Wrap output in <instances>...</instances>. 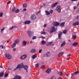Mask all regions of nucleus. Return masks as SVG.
Wrapping results in <instances>:
<instances>
[{"label": "nucleus", "instance_id": "obj_31", "mask_svg": "<svg viewBox=\"0 0 79 79\" xmlns=\"http://www.w3.org/2000/svg\"><path fill=\"white\" fill-rule=\"evenodd\" d=\"M72 38L73 39V40H75L76 39V35H73L72 36Z\"/></svg>", "mask_w": 79, "mask_h": 79}, {"label": "nucleus", "instance_id": "obj_16", "mask_svg": "<svg viewBox=\"0 0 79 79\" xmlns=\"http://www.w3.org/2000/svg\"><path fill=\"white\" fill-rule=\"evenodd\" d=\"M26 44H27V42L26 41H23V44L24 46H26Z\"/></svg>", "mask_w": 79, "mask_h": 79}, {"label": "nucleus", "instance_id": "obj_13", "mask_svg": "<svg viewBox=\"0 0 79 79\" xmlns=\"http://www.w3.org/2000/svg\"><path fill=\"white\" fill-rule=\"evenodd\" d=\"M16 79H21V77L19 76L16 75L15 76Z\"/></svg>", "mask_w": 79, "mask_h": 79}, {"label": "nucleus", "instance_id": "obj_44", "mask_svg": "<svg viewBox=\"0 0 79 79\" xmlns=\"http://www.w3.org/2000/svg\"><path fill=\"white\" fill-rule=\"evenodd\" d=\"M42 49H40L39 51V53H41V52H42Z\"/></svg>", "mask_w": 79, "mask_h": 79}, {"label": "nucleus", "instance_id": "obj_43", "mask_svg": "<svg viewBox=\"0 0 79 79\" xmlns=\"http://www.w3.org/2000/svg\"><path fill=\"white\" fill-rule=\"evenodd\" d=\"M41 34H45V32L44 31H41Z\"/></svg>", "mask_w": 79, "mask_h": 79}, {"label": "nucleus", "instance_id": "obj_32", "mask_svg": "<svg viewBox=\"0 0 79 79\" xmlns=\"http://www.w3.org/2000/svg\"><path fill=\"white\" fill-rule=\"evenodd\" d=\"M23 6L24 8H26L27 7V4L26 3L24 4L23 5Z\"/></svg>", "mask_w": 79, "mask_h": 79}, {"label": "nucleus", "instance_id": "obj_63", "mask_svg": "<svg viewBox=\"0 0 79 79\" xmlns=\"http://www.w3.org/2000/svg\"><path fill=\"white\" fill-rule=\"evenodd\" d=\"M32 41H31L30 42V44H32Z\"/></svg>", "mask_w": 79, "mask_h": 79}, {"label": "nucleus", "instance_id": "obj_27", "mask_svg": "<svg viewBox=\"0 0 79 79\" xmlns=\"http://www.w3.org/2000/svg\"><path fill=\"white\" fill-rule=\"evenodd\" d=\"M52 44V42L48 43L46 44L47 46H49V45H50Z\"/></svg>", "mask_w": 79, "mask_h": 79}, {"label": "nucleus", "instance_id": "obj_11", "mask_svg": "<svg viewBox=\"0 0 79 79\" xmlns=\"http://www.w3.org/2000/svg\"><path fill=\"white\" fill-rule=\"evenodd\" d=\"M62 34L63 32H60L58 34V37L60 39H61V35H62Z\"/></svg>", "mask_w": 79, "mask_h": 79}, {"label": "nucleus", "instance_id": "obj_56", "mask_svg": "<svg viewBox=\"0 0 79 79\" xmlns=\"http://www.w3.org/2000/svg\"><path fill=\"white\" fill-rule=\"evenodd\" d=\"M10 3H11V2L10 1H9V2H8L7 3V4H10Z\"/></svg>", "mask_w": 79, "mask_h": 79}, {"label": "nucleus", "instance_id": "obj_22", "mask_svg": "<svg viewBox=\"0 0 79 79\" xmlns=\"http://www.w3.org/2000/svg\"><path fill=\"white\" fill-rule=\"evenodd\" d=\"M57 4H58V2H56L55 3L53 4L52 5V7H54V6H56V5Z\"/></svg>", "mask_w": 79, "mask_h": 79}, {"label": "nucleus", "instance_id": "obj_48", "mask_svg": "<svg viewBox=\"0 0 79 79\" xmlns=\"http://www.w3.org/2000/svg\"><path fill=\"white\" fill-rule=\"evenodd\" d=\"M8 74L6 73L5 74L4 77H7V76H8Z\"/></svg>", "mask_w": 79, "mask_h": 79}, {"label": "nucleus", "instance_id": "obj_51", "mask_svg": "<svg viewBox=\"0 0 79 79\" xmlns=\"http://www.w3.org/2000/svg\"><path fill=\"white\" fill-rule=\"evenodd\" d=\"M74 75H76L74 73H72V76H74Z\"/></svg>", "mask_w": 79, "mask_h": 79}, {"label": "nucleus", "instance_id": "obj_9", "mask_svg": "<svg viewBox=\"0 0 79 79\" xmlns=\"http://www.w3.org/2000/svg\"><path fill=\"white\" fill-rule=\"evenodd\" d=\"M31 19L32 20H34L36 19V16L35 15H33L31 16Z\"/></svg>", "mask_w": 79, "mask_h": 79}, {"label": "nucleus", "instance_id": "obj_36", "mask_svg": "<svg viewBox=\"0 0 79 79\" xmlns=\"http://www.w3.org/2000/svg\"><path fill=\"white\" fill-rule=\"evenodd\" d=\"M3 15V12H0V17H2Z\"/></svg>", "mask_w": 79, "mask_h": 79}, {"label": "nucleus", "instance_id": "obj_38", "mask_svg": "<svg viewBox=\"0 0 79 79\" xmlns=\"http://www.w3.org/2000/svg\"><path fill=\"white\" fill-rule=\"evenodd\" d=\"M40 68L41 69H44V68H45V65H42L41 67H40Z\"/></svg>", "mask_w": 79, "mask_h": 79}, {"label": "nucleus", "instance_id": "obj_39", "mask_svg": "<svg viewBox=\"0 0 79 79\" xmlns=\"http://www.w3.org/2000/svg\"><path fill=\"white\" fill-rule=\"evenodd\" d=\"M49 12L50 13H51V14H52V13H53V10H50Z\"/></svg>", "mask_w": 79, "mask_h": 79}, {"label": "nucleus", "instance_id": "obj_30", "mask_svg": "<svg viewBox=\"0 0 79 79\" xmlns=\"http://www.w3.org/2000/svg\"><path fill=\"white\" fill-rule=\"evenodd\" d=\"M19 40L17 39L15 41V43L16 44H18L19 43Z\"/></svg>", "mask_w": 79, "mask_h": 79}, {"label": "nucleus", "instance_id": "obj_50", "mask_svg": "<svg viewBox=\"0 0 79 79\" xmlns=\"http://www.w3.org/2000/svg\"><path fill=\"white\" fill-rule=\"evenodd\" d=\"M13 28H14V27L12 26V27H11L10 28V30H12V29H13Z\"/></svg>", "mask_w": 79, "mask_h": 79}, {"label": "nucleus", "instance_id": "obj_55", "mask_svg": "<svg viewBox=\"0 0 79 79\" xmlns=\"http://www.w3.org/2000/svg\"><path fill=\"white\" fill-rule=\"evenodd\" d=\"M23 10L24 11H26V10H27V9H26V8H24V9H23Z\"/></svg>", "mask_w": 79, "mask_h": 79}, {"label": "nucleus", "instance_id": "obj_17", "mask_svg": "<svg viewBox=\"0 0 79 79\" xmlns=\"http://www.w3.org/2000/svg\"><path fill=\"white\" fill-rule=\"evenodd\" d=\"M64 24H65V22H63V23H61L60 25V27H64Z\"/></svg>", "mask_w": 79, "mask_h": 79}, {"label": "nucleus", "instance_id": "obj_20", "mask_svg": "<svg viewBox=\"0 0 79 79\" xmlns=\"http://www.w3.org/2000/svg\"><path fill=\"white\" fill-rule=\"evenodd\" d=\"M64 53L63 52H60V53H59V54L58 55V56H59V57H60V56H62L63 55Z\"/></svg>", "mask_w": 79, "mask_h": 79}, {"label": "nucleus", "instance_id": "obj_52", "mask_svg": "<svg viewBox=\"0 0 79 79\" xmlns=\"http://www.w3.org/2000/svg\"><path fill=\"white\" fill-rule=\"evenodd\" d=\"M73 9H74V10H76V6H74L73 7Z\"/></svg>", "mask_w": 79, "mask_h": 79}, {"label": "nucleus", "instance_id": "obj_8", "mask_svg": "<svg viewBox=\"0 0 79 79\" xmlns=\"http://www.w3.org/2000/svg\"><path fill=\"white\" fill-rule=\"evenodd\" d=\"M52 71V69L49 68L46 71V73L48 74H50L51 73Z\"/></svg>", "mask_w": 79, "mask_h": 79}, {"label": "nucleus", "instance_id": "obj_4", "mask_svg": "<svg viewBox=\"0 0 79 79\" xmlns=\"http://www.w3.org/2000/svg\"><path fill=\"white\" fill-rule=\"evenodd\" d=\"M61 8V6H57L56 8L55 9L56 11H58V13H60L61 11V8Z\"/></svg>", "mask_w": 79, "mask_h": 79}, {"label": "nucleus", "instance_id": "obj_57", "mask_svg": "<svg viewBox=\"0 0 79 79\" xmlns=\"http://www.w3.org/2000/svg\"><path fill=\"white\" fill-rule=\"evenodd\" d=\"M78 0H71V1L72 2H74V1H77Z\"/></svg>", "mask_w": 79, "mask_h": 79}, {"label": "nucleus", "instance_id": "obj_49", "mask_svg": "<svg viewBox=\"0 0 79 79\" xmlns=\"http://www.w3.org/2000/svg\"><path fill=\"white\" fill-rule=\"evenodd\" d=\"M3 48V45H0V48Z\"/></svg>", "mask_w": 79, "mask_h": 79}, {"label": "nucleus", "instance_id": "obj_61", "mask_svg": "<svg viewBox=\"0 0 79 79\" xmlns=\"http://www.w3.org/2000/svg\"><path fill=\"white\" fill-rule=\"evenodd\" d=\"M69 60H70V58H69L68 59H67V60H68V61H69Z\"/></svg>", "mask_w": 79, "mask_h": 79}, {"label": "nucleus", "instance_id": "obj_12", "mask_svg": "<svg viewBox=\"0 0 79 79\" xmlns=\"http://www.w3.org/2000/svg\"><path fill=\"white\" fill-rule=\"evenodd\" d=\"M78 44V43L77 42H74L72 44V45L73 46V47H76L77 45Z\"/></svg>", "mask_w": 79, "mask_h": 79}, {"label": "nucleus", "instance_id": "obj_34", "mask_svg": "<svg viewBox=\"0 0 79 79\" xmlns=\"http://www.w3.org/2000/svg\"><path fill=\"white\" fill-rule=\"evenodd\" d=\"M50 79H56V77L55 76H52Z\"/></svg>", "mask_w": 79, "mask_h": 79}, {"label": "nucleus", "instance_id": "obj_6", "mask_svg": "<svg viewBox=\"0 0 79 79\" xmlns=\"http://www.w3.org/2000/svg\"><path fill=\"white\" fill-rule=\"evenodd\" d=\"M27 33L29 37H31V36H32L34 34L33 32L31 31H28L27 32Z\"/></svg>", "mask_w": 79, "mask_h": 79}, {"label": "nucleus", "instance_id": "obj_3", "mask_svg": "<svg viewBox=\"0 0 79 79\" xmlns=\"http://www.w3.org/2000/svg\"><path fill=\"white\" fill-rule=\"evenodd\" d=\"M50 52H48L46 54H45L44 55V57H50Z\"/></svg>", "mask_w": 79, "mask_h": 79}, {"label": "nucleus", "instance_id": "obj_25", "mask_svg": "<svg viewBox=\"0 0 79 79\" xmlns=\"http://www.w3.org/2000/svg\"><path fill=\"white\" fill-rule=\"evenodd\" d=\"M45 12L46 13V15H50V12L47 10H45Z\"/></svg>", "mask_w": 79, "mask_h": 79}, {"label": "nucleus", "instance_id": "obj_23", "mask_svg": "<svg viewBox=\"0 0 79 79\" xmlns=\"http://www.w3.org/2000/svg\"><path fill=\"white\" fill-rule=\"evenodd\" d=\"M37 56L35 55H33L31 57V58H32V59H35V58H37Z\"/></svg>", "mask_w": 79, "mask_h": 79}, {"label": "nucleus", "instance_id": "obj_59", "mask_svg": "<svg viewBox=\"0 0 79 79\" xmlns=\"http://www.w3.org/2000/svg\"><path fill=\"white\" fill-rule=\"evenodd\" d=\"M0 68H3V67L2 66V65H0Z\"/></svg>", "mask_w": 79, "mask_h": 79}, {"label": "nucleus", "instance_id": "obj_26", "mask_svg": "<svg viewBox=\"0 0 79 79\" xmlns=\"http://www.w3.org/2000/svg\"><path fill=\"white\" fill-rule=\"evenodd\" d=\"M46 43H47V42H46L44 40L42 41V44H43V45H44V44H46Z\"/></svg>", "mask_w": 79, "mask_h": 79}, {"label": "nucleus", "instance_id": "obj_35", "mask_svg": "<svg viewBox=\"0 0 79 79\" xmlns=\"http://www.w3.org/2000/svg\"><path fill=\"white\" fill-rule=\"evenodd\" d=\"M67 32V30H64V31H63V34H66Z\"/></svg>", "mask_w": 79, "mask_h": 79}, {"label": "nucleus", "instance_id": "obj_42", "mask_svg": "<svg viewBox=\"0 0 79 79\" xmlns=\"http://www.w3.org/2000/svg\"><path fill=\"white\" fill-rule=\"evenodd\" d=\"M15 10H16V9L15 8H13L12 9V11L13 12H15Z\"/></svg>", "mask_w": 79, "mask_h": 79}, {"label": "nucleus", "instance_id": "obj_64", "mask_svg": "<svg viewBox=\"0 0 79 79\" xmlns=\"http://www.w3.org/2000/svg\"><path fill=\"white\" fill-rule=\"evenodd\" d=\"M45 38V37H43V39H44Z\"/></svg>", "mask_w": 79, "mask_h": 79}, {"label": "nucleus", "instance_id": "obj_18", "mask_svg": "<svg viewBox=\"0 0 79 79\" xmlns=\"http://www.w3.org/2000/svg\"><path fill=\"white\" fill-rule=\"evenodd\" d=\"M65 44H66V42H65V41H64L63 42L62 44H61V46L62 47H63V46H64V45Z\"/></svg>", "mask_w": 79, "mask_h": 79}, {"label": "nucleus", "instance_id": "obj_29", "mask_svg": "<svg viewBox=\"0 0 79 79\" xmlns=\"http://www.w3.org/2000/svg\"><path fill=\"white\" fill-rule=\"evenodd\" d=\"M16 44L15 43H13L11 46L12 48H14V47H15V46H16Z\"/></svg>", "mask_w": 79, "mask_h": 79}, {"label": "nucleus", "instance_id": "obj_45", "mask_svg": "<svg viewBox=\"0 0 79 79\" xmlns=\"http://www.w3.org/2000/svg\"><path fill=\"white\" fill-rule=\"evenodd\" d=\"M35 67H36L37 68H38L39 67V64H37L35 65Z\"/></svg>", "mask_w": 79, "mask_h": 79}, {"label": "nucleus", "instance_id": "obj_54", "mask_svg": "<svg viewBox=\"0 0 79 79\" xmlns=\"http://www.w3.org/2000/svg\"><path fill=\"white\" fill-rule=\"evenodd\" d=\"M39 38H41V39H43V36H40V37H39Z\"/></svg>", "mask_w": 79, "mask_h": 79}, {"label": "nucleus", "instance_id": "obj_40", "mask_svg": "<svg viewBox=\"0 0 79 79\" xmlns=\"http://www.w3.org/2000/svg\"><path fill=\"white\" fill-rule=\"evenodd\" d=\"M75 23H76V24L77 25V26H78L79 25V21L77 22H75Z\"/></svg>", "mask_w": 79, "mask_h": 79}, {"label": "nucleus", "instance_id": "obj_37", "mask_svg": "<svg viewBox=\"0 0 79 79\" xmlns=\"http://www.w3.org/2000/svg\"><path fill=\"white\" fill-rule=\"evenodd\" d=\"M79 73V71H77L75 72L74 73L75 75H76V74H78Z\"/></svg>", "mask_w": 79, "mask_h": 79}, {"label": "nucleus", "instance_id": "obj_15", "mask_svg": "<svg viewBox=\"0 0 79 79\" xmlns=\"http://www.w3.org/2000/svg\"><path fill=\"white\" fill-rule=\"evenodd\" d=\"M54 25L56 26L60 25V23L57 22H55L54 23Z\"/></svg>", "mask_w": 79, "mask_h": 79}, {"label": "nucleus", "instance_id": "obj_5", "mask_svg": "<svg viewBox=\"0 0 79 79\" xmlns=\"http://www.w3.org/2000/svg\"><path fill=\"white\" fill-rule=\"evenodd\" d=\"M5 56L8 58V60H10V59H11V58H12V56L10 54H6Z\"/></svg>", "mask_w": 79, "mask_h": 79}, {"label": "nucleus", "instance_id": "obj_7", "mask_svg": "<svg viewBox=\"0 0 79 79\" xmlns=\"http://www.w3.org/2000/svg\"><path fill=\"white\" fill-rule=\"evenodd\" d=\"M26 54H24L20 57L21 60H24L27 56Z\"/></svg>", "mask_w": 79, "mask_h": 79}, {"label": "nucleus", "instance_id": "obj_2", "mask_svg": "<svg viewBox=\"0 0 79 79\" xmlns=\"http://www.w3.org/2000/svg\"><path fill=\"white\" fill-rule=\"evenodd\" d=\"M56 30L55 28V27L54 26H52L51 27V31H50V34H52L54 32L56 31Z\"/></svg>", "mask_w": 79, "mask_h": 79}, {"label": "nucleus", "instance_id": "obj_28", "mask_svg": "<svg viewBox=\"0 0 79 79\" xmlns=\"http://www.w3.org/2000/svg\"><path fill=\"white\" fill-rule=\"evenodd\" d=\"M4 30H5V28H3L1 29V34H3V31Z\"/></svg>", "mask_w": 79, "mask_h": 79}, {"label": "nucleus", "instance_id": "obj_47", "mask_svg": "<svg viewBox=\"0 0 79 79\" xmlns=\"http://www.w3.org/2000/svg\"><path fill=\"white\" fill-rule=\"evenodd\" d=\"M75 19H79V15H77L76 16L75 18Z\"/></svg>", "mask_w": 79, "mask_h": 79}, {"label": "nucleus", "instance_id": "obj_58", "mask_svg": "<svg viewBox=\"0 0 79 79\" xmlns=\"http://www.w3.org/2000/svg\"><path fill=\"white\" fill-rule=\"evenodd\" d=\"M16 49L15 48H14L13 49V51H15V50H16Z\"/></svg>", "mask_w": 79, "mask_h": 79}, {"label": "nucleus", "instance_id": "obj_41", "mask_svg": "<svg viewBox=\"0 0 79 79\" xmlns=\"http://www.w3.org/2000/svg\"><path fill=\"white\" fill-rule=\"evenodd\" d=\"M36 37L35 36H33L32 38V40H34V39H36Z\"/></svg>", "mask_w": 79, "mask_h": 79}, {"label": "nucleus", "instance_id": "obj_60", "mask_svg": "<svg viewBox=\"0 0 79 79\" xmlns=\"http://www.w3.org/2000/svg\"><path fill=\"white\" fill-rule=\"evenodd\" d=\"M40 13V11H39L37 13H36V15H37L38 13Z\"/></svg>", "mask_w": 79, "mask_h": 79}, {"label": "nucleus", "instance_id": "obj_33", "mask_svg": "<svg viewBox=\"0 0 79 79\" xmlns=\"http://www.w3.org/2000/svg\"><path fill=\"white\" fill-rule=\"evenodd\" d=\"M19 10L18 9H17L15 11V13H19Z\"/></svg>", "mask_w": 79, "mask_h": 79}, {"label": "nucleus", "instance_id": "obj_1", "mask_svg": "<svg viewBox=\"0 0 79 79\" xmlns=\"http://www.w3.org/2000/svg\"><path fill=\"white\" fill-rule=\"evenodd\" d=\"M20 69H22V68H24V69H25V70H26V72L27 73L28 72V70H27V69H28V66H27V65H25L24 66V65H23V63H21L20 64Z\"/></svg>", "mask_w": 79, "mask_h": 79}, {"label": "nucleus", "instance_id": "obj_19", "mask_svg": "<svg viewBox=\"0 0 79 79\" xmlns=\"http://www.w3.org/2000/svg\"><path fill=\"white\" fill-rule=\"evenodd\" d=\"M4 74V72H1L0 74V77H2L3 76V75Z\"/></svg>", "mask_w": 79, "mask_h": 79}, {"label": "nucleus", "instance_id": "obj_46", "mask_svg": "<svg viewBox=\"0 0 79 79\" xmlns=\"http://www.w3.org/2000/svg\"><path fill=\"white\" fill-rule=\"evenodd\" d=\"M73 26H77V25L76 24V22L73 23Z\"/></svg>", "mask_w": 79, "mask_h": 79}, {"label": "nucleus", "instance_id": "obj_62", "mask_svg": "<svg viewBox=\"0 0 79 79\" xmlns=\"http://www.w3.org/2000/svg\"><path fill=\"white\" fill-rule=\"evenodd\" d=\"M66 76H67V77H69V76L68 75L66 74Z\"/></svg>", "mask_w": 79, "mask_h": 79}, {"label": "nucleus", "instance_id": "obj_14", "mask_svg": "<svg viewBox=\"0 0 79 79\" xmlns=\"http://www.w3.org/2000/svg\"><path fill=\"white\" fill-rule=\"evenodd\" d=\"M31 23V21H27L25 22V24H29Z\"/></svg>", "mask_w": 79, "mask_h": 79}, {"label": "nucleus", "instance_id": "obj_24", "mask_svg": "<svg viewBox=\"0 0 79 79\" xmlns=\"http://www.w3.org/2000/svg\"><path fill=\"white\" fill-rule=\"evenodd\" d=\"M35 49H33L31 50L30 52L31 53H34V52H35Z\"/></svg>", "mask_w": 79, "mask_h": 79}, {"label": "nucleus", "instance_id": "obj_53", "mask_svg": "<svg viewBox=\"0 0 79 79\" xmlns=\"http://www.w3.org/2000/svg\"><path fill=\"white\" fill-rule=\"evenodd\" d=\"M44 27H47V25L46 24H44Z\"/></svg>", "mask_w": 79, "mask_h": 79}, {"label": "nucleus", "instance_id": "obj_21", "mask_svg": "<svg viewBox=\"0 0 79 79\" xmlns=\"http://www.w3.org/2000/svg\"><path fill=\"white\" fill-rule=\"evenodd\" d=\"M58 74H59L60 75V76H62L63 74V73H62V72H57Z\"/></svg>", "mask_w": 79, "mask_h": 79}, {"label": "nucleus", "instance_id": "obj_10", "mask_svg": "<svg viewBox=\"0 0 79 79\" xmlns=\"http://www.w3.org/2000/svg\"><path fill=\"white\" fill-rule=\"evenodd\" d=\"M20 64H18L17 65V67L14 69V71H15V70H16V69H18V68H19V70H21V68H20Z\"/></svg>", "mask_w": 79, "mask_h": 79}]
</instances>
